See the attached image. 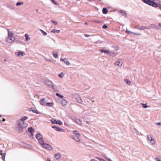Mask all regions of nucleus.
<instances>
[{"mask_svg": "<svg viewBox=\"0 0 161 161\" xmlns=\"http://www.w3.org/2000/svg\"><path fill=\"white\" fill-rule=\"evenodd\" d=\"M64 75L63 72H61L58 75V76L60 78H63Z\"/></svg>", "mask_w": 161, "mask_h": 161, "instance_id": "obj_29", "label": "nucleus"}, {"mask_svg": "<svg viewBox=\"0 0 161 161\" xmlns=\"http://www.w3.org/2000/svg\"><path fill=\"white\" fill-rule=\"evenodd\" d=\"M114 54H115V55H117V53H116V54L114 53Z\"/></svg>", "mask_w": 161, "mask_h": 161, "instance_id": "obj_58", "label": "nucleus"}, {"mask_svg": "<svg viewBox=\"0 0 161 161\" xmlns=\"http://www.w3.org/2000/svg\"><path fill=\"white\" fill-rule=\"evenodd\" d=\"M33 136V133H32L31 134V138L32 137V136ZM33 138V137H32Z\"/></svg>", "mask_w": 161, "mask_h": 161, "instance_id": "obj_52", "label": "nucleus"}, {"mask_svg": "<svg viewBox=\"0 0 161 161\" xmlns=\"http://www.w3.org/2000/svg\"><path fill=\"white\" fill-rule=\"evenodd\" d=\"M49 82L50 83L48 85V86L50 87H52L53 88V90H56L57 89V87H54L53 86L52 83L51 81H49Z\"/></svg>", "mask_w": 161, "mask_h": 161, "instance_id": "obj_15", "label": "nucleus"}, {"mask_svg": "<svg viewBox=\"0 0 161 161\" xmlns=\"http://www.w3.org/2000/svg\"><path fill=\"white\" fill-rule=\"evenodd\" d=\"M155 124L158 125V126H161V122L155 123Z\"/></svg>", "mask_w": 161, "mask_h": 161, "instance_id": "obj_41", "label": "nucleus"}, {"mask_svg": "<svg viewBox=\"0 0 161 161\" xmlns=\"http://www.w3.org/2000/svg\"><path fill=\"white\" fill-rule=\"evenodd\" d=\"M23 4V2H18L16 4V5L17 6H19Z\"/></svg>", "mask_w": 161, "mask_h": 161, "instance_id": "obj_36", "label": "nucleus"}, {"mask_svg": "<svg viewBox=\"0 0 161 161\" xmlns=\"http://www.w3.org/2000/svg\"><path fill=\"white\" fill-rule=\"evenodd\" d=\"M159 16L160 17H161V14L159 15Z\"/></svg>", "mask_w": 161, "mask_h": 161, "instance_id": "obj_56", "label": "nucleus"}, {"mask_svg": "<svg viewBox=\"0 0 161 161\" xmlns=\"http://www.w3.org/2000/svg\"><path fill=\"white\" fill-rule=\"evenodd\" d=\"M143 26H136L135 27V28L138 29L140 30H143L144 29L143 28Z\"/></svg>", "mask_w": 161, "mask_h": 161, "instance_id": "obj_24", "label": "nucleus"}, {"mask_svg": "<svg viewBox=\"0 0 161 161\" xmlns=\"http://www.w3.org/2000/svg\"><path fill=\"white\" fill-rule=\"evenodd\" d=\"M1 155H2V159L3 161L5 160V155H6V154L5 153H1Z\"/></svg>", "mask_w": 161, "mask_h": 161, "instance_id": "obj_30", "label": "nucleus"}, {"mask_svg": "<svg viewBox=\"0 0 161 161\" xmlns=\"http://www.w3.org/2000/svg\"><path fill=\"white\" fill-rule=\"evenodd\" d=\"M98 0L100 1H101L102 0Z\"/></svg>", "mask_w": 161, "mask_h": 161, "instance_id": "obj_60", "label": "nucleus"}, {"mask_svg": "<svg viewBox=\"0 0 161 161\" xmlns=\"http://www.w3.org/2000/svg\"><path fill=\"white\" fill-rule=\"evenodd\" d=\"M113 161L112 160V161Z\"/></svg>", "mask_w": 161, "mask_h": 161, "instance_id": "obj_62", "label": "nucleus"}, {"mask_svg": "<svg viewBox=\"0 0 161 161\" xmlns=\"http://www.w3.org/2000/svg\"><path fill=\"white\" fill-rule=\"evenodd\" d=\"M47 161H51V159L50 158H47Z\"/></svg>", "mask_w": 161, "mask_h": 161, "instance_id": "obj_53", "label": "nucleus"}, {"mask_svg": "<svg viewBox=\"0 0 161 161\" xmlns=\"http://www.w3.org/2000/svg\"><path fill=\"white\" fill-rule=\"evenodd\" d=\"M36 138L39 141V143H42L43 141H44L42 138V136L40 133H38L36 136Z\"/></svg>", "mask_w": 161, "mask_h": 161, "instance_id": "obj_5", "label": "nucleus"}, {"mask_svg": "<svg viewBox=\"0 0 161 161\" xmlns=\"http://www.w3.org/2000/svg\"><path fill=\"white\" fill-rule=\"evenodd\" d=\"M85 24H87V23H85Z\"/></svg>", "mask_w": 161, "mask_h": 161, "instance_id": "obj_59", "label": "nucleus"}, {"mask_svg": "<svg viewBox=\"0 0 161 161\" xmlns=\"http://www.w3.org/2000/svg\"><path fill=\"white\" fill-rule=\"evenodd\" d=\"M75 122H76L78 124L81 125L82 124V122L80 119L75 118Z\"/></svg>", "mask_w": 161, "mask_h": 161, "instance_id": "obj_18", "label": "nucleus"}, {"mask_svg": "<svg viewBox=\"0 0 161 161\" xmlns=\"http://www.w3.org/2000/svg\"><path fill=\"white\" fill-rule=\"evenodd\" d=\"M158 49L161 51V45H160L158 47Z\"/></svg>", "mask_w": 161, "mask_h": 161, "instance_id": "obj_46", "label": "nucleus"}, {"mask_svg": "<svg viewBox=\"0 0 161 161\" xmlns=\"http://www.w3.org/2000/svg\"><path fill=\"white\" fill-rule=\"evenodd\" d=\"M39 103L42 106H46L47 102L45 101V98H43L39 101Z\"/></svg>", "mask_w": 161, "mask_h": 161, "instance_id": "obj_11", "label": "nucleus"}, {"mask_svg": "<svg viewBox=\"0 0 161 161\" xmlns=\"http://www.w3.org/2000/svg\"><path fill=\"white\" fill-rule=\"evenodd\" d=\"M52 22L53 23H54L55 25H57L58 24L57 22L55 21H53V20H52Z\"/></svg>", "mask_w": 161, "mask_h": 161, "instance_id": "obj_42", "label": "nucleus"}, {"mask_svg": "<svg viewBox=\"0 0 161 161\" xmlns=\"http://www.w3.org/2000/svg\"><path fill=\"white\" fill-rule=\"evenodd\" d=\"M60 31V30H56V32H57L58 33H59Z\"/></svg>", "mask_w": 161, "mask_h": 161, "instance_id": "obj_51", "label": "nucleus"}, {"mask_svg": "<svg viewBox=\"0 0 161 161\" xmlns=\"http://www.w3.org/2000/svg\"><path fill=\"white\" fill-rule=\"evenodd\" d=\"M8 32V36L6 39V41L8 42L11 43L15 40V38L14 36V35L12 32L9 31V29H7Z\"/></svg>", "mask_w": 161, "mask_h": 161, "instance_id": "obj_2", "label": "nucleus"}, {"mask_svg": "<svg viewBox=\"0 0 161 161\" xmlns=\"http://www.w3.org/2000/svg\"><path fill=\"white\" fill-rule=\"evenodd\" d=\"M102 12L103 14H106L107 13L108 11L106 8H103V9Z\"/></svg>", "mask_w": 161, "mask_h": 161, "instance_id": "obj_25", "label": "nucleus"}, {"mask_svg": "<svg viewBox=\"0 0 161 161\" xmlns=\"http://www.w3.org/2000/svg\"><path fill=\"white\" fill-rule=\"evenodd\" d=\"M124 80L128 85H130L131 84V81L127 79H125Z\"/></svg>", "mask_w": 161, "mask_h": 161, "instance_id": "obj_22", "label": "nucleus"}, {"mask_svg": "<svg viewBox=\"0 0 161 161\" xmlns=\"http://www.w3.org/2000/svg\"><path fill=\"white\" fill-rule=\"evenodd\" d=\"M99 51H101V53H104L107 54H109V55H111V53L109 52V51L108 50H104V49H100Z\"/></svg>", "mask_w": 161, "mask_h": 161, "instance_id": "obj_14", "label": "nucleus"}, {"mask_svg": "<svg viewBox=\"0 0 161 161\" xmlns=\"http://www.w3.org/2000/svg\"><path fill=\"white\" fill-rule=\"evenodd\" d=\"M28 131L29 132H30V127L28 128Z\"/></svg>", "mask_w": 161, "mask_h": 161, "instance_id": "obj_54", "label": "nucleus"}, {"mask_svg": "<svg viewBox=\"0 0 161 161\" xmlns=\"http://www.w3.org/2000/svg\"><path fill=\"white\" fill-rule=\"evenodd\" d=\"M86 123H87V124H89V123L87 121H86Z\"/></svg>", "mask_w": 161, "mask_h": 161, "instance_id": "obj_57", "label": "nucleus"}, {"mask_svg": "<svg viewBox=\"0 0 161 161\" xmlns=\"http://www.w3.org/2000/svg\"><path fill=\"white\" fill-rule=\"evenodd\" d=\"M35 130L32 127H31V133H33L34 132Z\"/></svg>", "mask_w": 161, "mask_h": 161, "instance_id": "obj_40", "label": "nucleus"}, {"mask_svg": "<svg viewBox=\"0 0 161 161\" xmlns=\"http://www.w3.org/2000/svg\"><path fill=\"white\" fill-rule=\"evenodd\" d=\"M96 158L97 159L99 160L100 161H105L104 160L100 158V157H96Z\"/></svg>", "mask_w": 161, "mask_h": 161, "instance_id": "obj_37", "label": "nucleus"}, {"mask_svg": "<svg viewBox=\"0 0 161 161\" xmlns=\"http://www.w3.org/2000/svg\"><path fill=\"white\" fill-rule=\"evenodd\" d=\"M106 159L108 161H112V160L110 158H106Z\"/></svg>", "mask_w": 161, "mask_h": 161, "instance_id": "obj_48", "label": "nucleus"}, {"mask_svg": "<svg viewBox=\"0 0 161 161\" xmlns=\"http://www.w3.org/2000/svg\"><path fill=\"white\" fill-rule=\"evenodd\" d=\"M144 3L150 5L157 7L158 6L157 4L154 2H152L150 0H142Z\"/></svg>", "mask_w": 161, "mask_h": 161, "instance_id": "obj_3", "label": "nucleus"}, {"mask_svg": "<svg viewBox=\"0 0 161 161\" xmlns=\"http://www.w3.org/2000/svg\"><path fill=\"white\" fill-rule=\"evenodd\" d=\"M46 106H49L50 107H53V103H46Z\"/></svg>", "mask_w": 161, "mask_h": 161, "instance_id": "obj_27", "label": "nucleus"}, {"mask_svg": "<svg viewBox=\"0 0 161 161\" xmlns=\"http://www.w3.org/2000/svg\"><path fill=\"white\" fill-rule=\"evenodd\" d=\"M76 99L77 101L79 103H82V100L80 97H77Z\"/></svg>", "mask_w": 161, "mask_h": 161, "instance_id": "obj_21", "label": "nucleus"}, {"mask_svg": "<svg viewBox=\"0 0 161 161\" xmlns=\"http://www.w3.org/2000/svg\"><path fill=\"white\" fill-rule=\"evenodd\" d=\"M39 30L41 31V32L43 33V35L46 36V35H47V32H45L44 31H43L42 29H40Z\"/></svg>", "mask_w": 161, "mask_h": 161, "instance_id": "obj_34", "label": "nucleus"}, {"mask_svg": "<svg viewBox=\"0 0 161 161\" xmlns=\"http://www.w3.org/2000/svg\"><path fill=\"white\" fill-rule=\"evenodd\" d=\"M44 60L46 61H48L49 62H52V61L50 59H49L47 58H45Z\"/></svg>", "mask_w": 161, "mask_h": 161, "instance_id": "obj_38", "label": "nucleus"}, {"mask_svg": "<svg viewBox=\"0 0 161 161\" xmlns=\"http://www.w3.org/2000/svg\"><path fill=\"white\" fill-rule=\"evenodd\" d=\"M27 117L25 116L22 117L20 120L18 121L17 122L18 126L17 127V130L19 131H22L23 128L26 127L27 126V124H25L24 121L27 119Z\"/></svg>", "mask_w": 161, "mask_h": 161, "instance_id": "obj_1", "label": "nucleus"}, {"mask_svg": "<svg viewBox=\"0 0 161 161\" xmlns=\"http://www.w3.org/2000/svg\"><path fill=\"white\" fill-rule=\"evenodd\" d=\"M61 154L60 153H58L54 155V157L57 159H59L61 158Z\"/></svg>", "mask_w": 161, "mask_h": 161, "instance_id": "obj_17", "label": "nucleus"}, {"mask_svg": "<svg viewBox=\"0 0 161 161\" xmlns=\"http://www.w3.org/2000/svg\"><path fill=\"white\" fill-rule=\"evenodd\" d=\"M43 143H41L40 144L41 145V146H42L44 148L47 149L50 151L52 150L53 149V147L51 146H50L49 144L47 143H45L44 142V141H43Z\"/></svg>", "mask_w": 161, "mask_h": 161, "instance_id": "obj_4", "label": "nucleus"}, {"mask_svg": "<svg viewBox=\"0 0 161 161\" xmlns=\"http://www.w3.org/2000/svg\"><path fill=\"white\" fill-rule=\"evenodd\" d=\"M8 7L9 8H12L13 7H12L11 6H8Z\"/></svg>", "mask_w": 161, "mask_h": 161, "instance_id": "obj_50", "label": "nucleus"}, {"mask_svg": "<svg viewBox=\"0 0 161 161\" xmlns=\"http://www.w3.org/2000/svg\"><path fill=\"white\" fill-rule=\"evenodd\" d=\"M102 27L103 29H106L108 27V26L105 25H104L102 26Z\"/></svg>", "mask_w": 161, "mask_h": 161, "instance_id": "obj_44", "label": "nucleus"}, {"mask_svg": "<svg viewBox=\"0 0 161 161\" xmlns=\"http://www.w3.org/2000/svg\"><path fill=\"white\" fill-rule=\"evenodd\" d=\"M51 1L54 4L58 5V4L56 2H55V0H51Z\"/></svg>", "mask_w": 161, "mask_h": 161, "instance_id": "obj_39", "label": "nucleus"}, {"mask_svg": "<svg viewBox=\"0 0 161 161\" xmlns=\"http://www.w3.org/2000/svg\"><path fill=\"white\" fill-rule=\"evenodd\" d=\"M123 64L122 60L121 59H118L114 64V65L118 67L119 68L122 66Z\"/></svg>", "mask_w": 161, "mask_h": 161, "instance_id": "obj_6", "label": "nucleus"}, {"mask_svg": "<svg viewBox=\"0 0 161 161\" xmlns=\"http://www.w3.org/2000/svg\"><path fill=\"white\" fill-rule=\"evenodd\" d=\"M61 103L63 106H64L67 104V102L66 100L62 98L61 100Z\"/></svg>", "mask_w": 161, "mask_h": 161, "instance_id": "obj_13", "label": "nucleus"}, {"mask_svg": "<svg viewBox=\"0 0 161 161\" xmlns=\"http://www.w3.org/2000/svg\"><path fill=\"white\" fill-rule=\"evenodd\" d=\"M53 57L55 58H57L58 57V53H54L53 52Z\"/></svg>", "mask_w": 161, "mask_h": 161, "instance_id": "obj_33", "label": "nucleus"}, {"mask_svg": "<svg viewBox=\"0 0 161 161\" xmlns=\"http://www.w3.org/2000/svg\"><path fill=\"white\" fill-rule=\"evenodd\" d=\"M143 28L144 29H149L150 28V27H145L143 26Z\"/></svg>", "mask_w": 161, "mask_h": 161, "instance_id": "obj_45", "label": "nucleus"}, {"mask_svg": "<svg viewBox=\"0 0 161 161\" xmlns=\"http://www.w3.org/2000/svg\"><path fill=\"white\" fill-rule=\"evenodd\" d=\"M85 36L86 37H88L89 36V35L88 34H85Z\"/></svg>", "mask_w": 161, "mask_h": 161, "instance_id": "obj_49", "label": "nucleus"}, {"mask_svg": "<svg viewBox=\"0 0 161 161\" xmlns=\"http://www.w3.org/2000/svg\"><path fill=\"white\" fill-rule=\"evenodd\" d=\"M5 120V119H3V121H4Z\"/></svg>", "mask_w": 161, "mask_h": 161, "instance_id": "obj_55", "label": "nucleus"}, {"mask_svg": "<svg viewBox=\"0 0 161 161\" xmlns=\"http://www.w3.org/2000/svg\"><path fill=\"white\" fill-rule=\"evenodd\" d=\"M52 128L54 129L55 130L61 132L63 131L64 129L62 128H60L59 127H57L56 126H53L52 127Z\"/></svg>", "mask_w": 161, "mask_h": 161, "instance_id": "obj_9", "label": "nucleus"}, {"mask_svg": "<svg viewBox=\"0 0 161 161\" xmlns=\"http://www.w3.org/2000/svg\"><path fill=\"white\" fill-rule=\"evenodd\" d=\"M73 133L75 134L74 135H78L80 136V134L79 132L77 130H74L73 132Z\"/></svg>", "mask_w": 161, "mask_h": 161, "instance_id": "obj_28", "label": "nucleus"}, {"mask_svg": "<svg viewBox=\"0 0 161 161\" xmlns=\"http://www.w3.org/2000/svg\"><path fill=\"white\" fill-rule=\"evenodd\" d=\"M31 111H32L34 113L37 114H41L40 112H38L37 110L34 109V108H31Z\"/></svg>", "mask_w": 161, "mask_h": 161, "instance_id": "obj_16", "label": "nucleus"}, {"mask_svg": "<svg viewBox=\"0 0 161 161\" xmlns=\"http://www.w3.org/2000/svg\"><path fill=\"white\" fill-rule=\"evenodd\" d=\"M125 32L127 33H131L134 34L135 35H141V34L140 33L137 34V33H134L133 32H132L131 31H129L128 30H126Z\"/></svg>", "mask_w": 161, "mask_h": 161, "instance_id": "obj_20", "label": "nucleus"}, {"mask_svg": "<svg viewBox=\"0 0 161 161\" xmlns=\"http://www.w3.org/2000/svg\"><path fill=\"white\" fill-rule=\"evenodd\" d=\"M155 159L157 161H161V160L160 159V158H155Z\"/></svg>", "mask_w": 161, "mask_h": 161, "instance_id": "obj_47", "label": "nucleus"}, {"mask_svg": "<svg viewBox=\"0 0 161 161\" xmlns=\"http://www.w3.org/2000/svg\"><path fill=\"white\" fill-rule=\"evenodd\" d=\"M119 13L122 14L123 16H125L126 15V12L124 10H121L120 11Z\"/></svg>", "mask_w": 161, "mask_h": 161, "instance_id": "obj_23", "label": "nucleus"}, {"mask_svg": "<svg viewBox=\"0 0 161 161\" xmlns=\"http://www.w3.org/2000/svg\"><path fill=\"white\" fill-rule=\"evenodd\" d=\"M51 121L52 124H58L60 125L62 124V122L60 120H57L55 119H52L51 120Z\"/></svg>", "mask_w": 161, "mask_h": 161, "instance_id": "obj_7", "label": "nucleus"}, {"mask_svg": "<svg viewBox=\"0 0 161 161\" xmlns=\"http://www.w3.org/2000/svg\"><path fill=\"white\" fill-rule=\"evenodd\" d=\"M151 27V28H154L156 29H158V27L156 26V25H154V24H152L151 25V27Z\"/></svg>", "mask_w": 161, "mask_h": 161, "instance_id": "obj_31", "label": "nucleus"}, {"mask_svg": "<svg viewBox=\"0 0 161 161\" xmlns=\"http://www.w3.org/2000/svg\"><path fill=\"white\" fill-rule=\"evenodd\" d=\"M29 36L28 34H26L25 35V37L26 38V39H25L26 41H28L30 40V38L29 37Z\"/></svg>", "mask_w": 161, "mask_h": 161, "instance_id": "obj_26", "label": "nucleus"}, {"mask_svg": "<svg viewBox=\"0 0 161 161\" xmlns=\"http://www.w3.org/2000/svg\"><path fill=\"white\" fill-rule=\"evenodd\" d=\"M51 32L53 33H54L55 32H56V30L55 29H53L51 31Z\"/></svg>", "mask_w": 161, "mask_h": 161, "instance_id": "obj_43", "label": "nucleus"}, {"mask_svg": "<svg viewBox=\"0 0 161 161\" xmlns=\"http://www.w3.org/2000/svg\"><path fill=\"white\" fill-rule=\"evenodd\" d=\"M141 105H142V107L144 108H147L148 106L147 105L146 103H141Z\"/></svg>", "mask_w": 161, "mask_h": 161, "instance_id": "obj_32", "label": "nucleus"}, {"mask_svg": "<svg viewBox=\"0 0 161 161\" xmlns=\"http://www.w3.org/2000/svg\"><path fill=\"white\" fill-rule=\"evenodd\" d=\"M60 60L61 61H63L64 63L67 65H69L70 64V62L68 61L67 58H65L64 59L61 58H60Z\"/></svg>", "mask_w": 161, "mask_h": 161, "instance_id": "obj_10", "label": "nucleus"}, {"mask_svg": "<svg viewBox=\"0 0 161 161\" xmlns=\"http://www.w3.org/2000/svg\"><path fill=\"white\" fill-rule=\"evenodd\" d=\"M56 95L57 96L59 97H60L61 98H63V97H64L62 95H61V94H59L58 93H56Z\"/></svg>", "mask_w": 161, "mask_h": 161, "instance_id": "obj_35", "label": "nucleus"}, {"mask_svg": "<svg viewBox=\"0 0 161 161\" xmlns=\"http://www.w3.org/2000/svg\"><path fill=\"white\" fill-rule=\"evenodd\" d=\"M1 116L0 115V117H1Z\"/></svg>", "mask_w": 161, "mask_h": 161, "instance_id": "obj_61", "label": "nucleus"}, {"mask_svg": "<svg viewBox=\"0 0 161 161\" xmlns=\"http://www.w3.org/2000/svg\"><path fill=\"white\" fill-rule=\"evenodd\" d=\"M72 138L75 140L77 142H79L80 141V139L79 137L76 135H73L71 136Z\"/></svg>", "mask_w": 161, "mask_h": 161, "instance_id": "obj_12", "label": "nucleus"}, {"mask_svg": "<svg viewBox=\"0 0 161 161\" xmlns=\"http://www.w3.org/2000/svg\"><path fill=\"white\" fill-rule=\"evenodd\" d=\"M16 53L18 55V56L20 57H21L23 56L24 55H25L24 53L21 51H20Z\"/></svg>", "mask_w": 161, "mask_h": 161, "instance_id": "obj_19", "label": "nucleus"}, {"mask_svg": "<svg viewBox=\"0 0 161 161\" xmlns=\"http://www.w3.org/2000/svg\"><path fill=\"white\" fill-rule=\"evenodd\" d=\"M147 138L148 140L150 141V142L153 145L155 144V141L151 136L148 135L147 136Z\"/></svg>", "mask_w": 161, "mask_h": 161, "instance_id": "obj_8", "label": "nucleus"}]
</instances>
